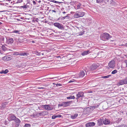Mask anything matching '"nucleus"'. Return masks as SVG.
Segmentation results:
<instances>
[{"label":"nucleus","mask_w":127,"mask_h":127,"mask_svg":"<svg viewBox=\"0 0 127 127\" xmlns=\"http://www.w3.org/2000/svg\"><path fill=\"white\" fill-rule=\"evenodd\" d=\"M23 53H19V55L20 56H23Z\"/></svg>","instance_id":"nucleus-48"},{"label":"nucleus","mask_w":127,"mask_h":127,"mask_svg":"<svg viewBox=\"0 0 127 127\" xmlns=\"http://www.w3.org/2000/svg\"><path fill=\"white\" fill-rule=\"evenodd\" d=\"M104 121L103 124L105 125L110 124L111 125L112 124V122L110 123V121L109 120L107 119H103Z\"/></svg>","instance_id":"nucleus-10"},{"label":"nucleus","mask_w":127,"mask_h":127,"mask_svg":"<svg viewBox=\"0 0 127 127\" xmlns=\"http://www.w3.org/2000/svg\"><path fill=\"white\" fill-rule=\"evenodd\" d=\"M95 124L94 122H89L86 124V127H92L94 126Z\"/></svg>","instance_id":"nucleus-11"},{"label":"nucleus","mask_w":127,"mask_h":127,"mask_svg":"<svg viewBox=\"0 0 127 127\" xmlns=\"http://www.w3.org/2000/svg\"><path fill=\"white\" fill-rule=\"evenodd\" d=\"M117 127H127V126L126 125H122L118 126Z\"/></svg>","instance_id":"nucleus-29"},{"label":"nucleus","mask_w":127,"mask_h":127,"mask_svg":"<svg viewBox=\"0 0 127 127\" xmlns=\"http://www.w3.org/2000/svg\"><path fill=\"white\" fill-rule=\"evenodd\" d=\"M94 108H95V107H96V106H94Z\"/></svg>","instance_id":"nucleus-59"},{"label":"nucleus","mask_w":127,"mask_h":127,"mask_svg":"<svg viewBox=\"0 0 127 127\" xmlns=\"http://www.w3.org/2000/svg\"><path fill=\"white\" fill-rule=\"evenodd\" d=\"M88 93H93V91H88Z\"/></svg>","instance_id":"nucleus-49"},{"label":"nucleus","mask_w":127,"mask_h":127,"mask_svg":"<svg viewBox=\"0 0 127 127\" xmlns=\"http://www.w3.org/2000/svg\"><path fill=\"white\" fill-rule=\"evenodd\" d=\"M127 84V81L126 79L121 80L119 82V84L120 85H122L124 84Z\"/></svg>","instance_id":"nucleus-12"},{"label":"nucleus","mask_w":127,"mask_h":127,"mask_svg":"<svg viewBox=\"0 0 127 127\" xmlns=\"http://www.w3.org/2000/svg\"><path fill=\"white\" fill-rule=\"evenodd\" d=\"M7 42L8 44H11L13 43V39L11 38H10L7 39Z\"/></svg>","instance_id":"nucleus-14"},{"label":"nucleus","mask_w":127,"mask_h":127,"mask_svg":"<svg viewBox=\"0 0 127 127\" xmlns=\"http://www.w3.org/2000/svg\"><path fill=\"white\" fill-rule=\"evenodd\" d=\"M96 2L97 3H101L102 2L103 0H96Z\"/></svg>","instance_id":"nucleus-31"},{"label":"nucleus","mask_w":127,"mask_h":127,"mask_svg":"<svg viewBox=\"0 0 127 127\" xmlns=\"http://www.w3.org/2000/svg\"><path fill=\"white\" fill-rule=\"evenodd\" d=\"M126 115H127V112L126 113Z\"/></svg>","instance_id":"nucleus-58"},{"label":"nucleus","mask_w":127,"mask_h":127,"mask_svg":"<svg viewBox=\"0 0 127 127\" xmlns=\"http://www.w3.org/2000/svg\"><path fill=\"white\" fill-rule=\"evenodd\" d=\"M20 30H14L12 32L13 33H15L17 34H20Z\"/></svg>","instance_id":"nucleus-25"},{"label":"nucleus","mask_w":127,"mask_h":127,"mask_svg":"<svg viewBox=\"0 0 127 127\" xmlns=\"http://www.w3.org/2000/svg\"><path fill=\"white\" fill-rule=\"evenodd\" d=\"M36 52L37 53V55H41L40 53H38L37 52Z\"/></svg>","instance_id":"nucleus-47"},{"label":"nucleus","mask_w":127,"mask_h":127,"mask_svg":"<svg viewBox=\"0 0 127 127\" xmlns=\"http://www.w3.org/2000/svg\"><path fill=\"white\" fill-rule=\"evenodd\" d=\"M16 117L13 114H11L9 115L8 118V120L9 121L14 120Z\"/></svg>","instance_id":"nucleus-8"},{"label":"nucleus","mask_w":127,"mask_h":127,"mask_svg":"<svg viewBox=\"0 0 127 127\" xmlns=\"http://www.w3.org/2000/svg\"><path fill=\"white\" fill-rule=\"evenodd\" d=\"M124 64H126V67H127V60H126L125 61L124 63Z\"/></svg>","instance_id":"nucleus-37"},{"label":"nucleus","mask_w":127,"mask_h":127,"mask_svg":"<svg viewBox=\"0 0 127 127\" xmlns=\"http://www.w3.org/2000/svg\"><path fill=\"white\" fill-rule=\"evenodd\" d=\"M74 81H75L74 80H70V81H69L68 82V83H70L71 82H74Z\"/></svg>","instance_id":"nucleus-41"},{"label":"nucleus","mask_w":127,"mask_h":127,"mask_svg":"<svg viewBox=\"0 0 127 127\" xmlns=\"http://www.w3.org/2000/svg\"><path fill=\"white\" fill-rule=\"evenodd\" d=\"M61 115H59V117H61Z\"/></svg>","instance_id":"nucleus-54"},{"label":"nucleus","mask_w":127,"mask_h":127,"mask_svg":"<svg viewBox=\"0 0 127 127\" xmlns=\"http://www.w3.org/2000/svg\"><path fill=\"white\" fill-rule=\"evenodd\" d=\"M125 46L126 47H127V43H126L125 45Z\"/></svg>","instance_id":"nucleus-53"},{"label":"nucleus","mask_w":127,"mask_h":127,"mask_svg":"<svg viewBox=\"0 0 127 127\" xmlns=\"http://www.w3.org/2000/svg\"><path fill=\"white\" fill-rule=\"evenodd\" d=\"M52 11L53 12H56V11L55 10H52Z\"/></svg>","instance_id":"nucleus-52"},{"label":"nucleus","mask_w":127,"mask_h":127,"mask_svg":"<svg viewBox=\"0 0 127 127\" xmlns=\"http://www.w3.org/2000/svg\"><path fill=\"white\" fill-rule=\"evenodd\" d=\"M111 75H108L106 76H102L101 77V78H109V77H111Z\"/></svg>","instance_id":"nucleus-27"},{"label":"nucleus","mask_w":127,"mask_h":127,"mask_svg":"<svg viewBox=\"0 0 127 127\" xmlns=\"http://www.w3.org/2000/svg\"><path fill=\"white\" fill-rule=\"evenodd\" d=\"M32 43H34V41H32Z\"/></svg>","instance_id":"nucleus-57"},{"label":"nucleus","mask_w":127,"mask_h":127,"mask_svg":"<svg viewBox=\"0 0 127 127\" xmlns=\"http://www.w3.org/2000/svg\"><path fill=\"white\" fill-rule=\"evenodd\" d=\"M8 69H6L5 70H2L1 72H0V73L1 74H6L8 72Z\"/></svg>","instance_id":"nucleus-19"},{"label":"nucleus","mask_w":127,"mask_h":127,"mask_svg":"<svg viewBox=\"0 0 127 127\" xmlns=\"http://www.w3.org/2000/svg\"><path fill=\"white\" fill-rule=\"evenodd\" d=\"M78 13L80 15V17H82L84 15V13L82 12H79Z\"/></svg>","instance_id":"nucleus-26"},{"label":"nucleus","mask_w":127,"mask_h":127,"mask_svg":"<svg viewBox=\"0 0 127 127\" xmlns=\"http://www.w3.org/2000/svg\"><path fill=\"white\" fill-rule=\"evenodd\" d=\"M2 59L4 60L8 61L10 60V58L7 56H5L2 58Z\"/></svg>","instance_id":"nucleus-17"},{"label":"nucleus","mask_w":127,"mask_h":127,"mask_svg":"<svg viewBox=\"0 0 127 127\" xmlns=\"http://www.w3.org/2000/svg\"><path fill=\"white\" fill-rule=\"evenodd\" d=\"M43 106L45 109L48 110H52L53 108L52 106L49 104L43 105Z\"/></svg>","instance_id":"nucleus-7"},{"label":"nucleus","mask_w":127,"mask_h":127,"mask_svg":"<svg viewBox=\"0 0 127 127\" xmlns=\"http://www.w3.org/2000/svg\"><path fill=\"white\" fill-rule=\"evenodd\" d=\"M52 2H54V3H59L60 2H58V1H56L55 0H53L52 1Z\"/></svg>","instance_id":"nucleus-39"},{"label":"nucleus","mask_w":127,"mask_h":127,"mask_svg":"<svg viewBox=\"0 0 127 127\" xmlns=\"http://www.w3.org/2000/svg\"><path fill=\"white\" fill-rule=\"evenodd\" d=\"M25 127H31V125L29 124H26L25 125Z\"/></svg>","instance_id":"nucleus-32"},{"label":"nucleus","mask_w":127,"mask_h":127,"mask_svg":"<svg viewBox=\"0 0 127 127\" xmlns=\"http://www.w3.org/2000/svg\"><path fill=\"white\" fill-rule=\"evenodd\" d=\"M76 96L77 97L76 99L78 101L79 98L80 97H83L84 96V93L82 92H78Z\"/></svg>","instance_id":"nucleus-6"},{"label":"nucleus","mask_w":127,"mask_h":127,"mask_svg":"<svg viewBox=\"0 0 127 127\" xmlns=\"http://www.w3.org/2000/svg\"><path fill=\"white\" fill-rule=\"evenodd\" d=\"M42 55H43V53H42Z\"/></svg>","instance_id":"nucleus-62"},{"label":"nucleus","mask_w":127,"mask_h":127,"mask_svg":"<svg viewBox=\"0 0 127 127\" xmlns=\"http://www.w3.org/2000/svg\"><path fill=\"white\" fill-rule=\"evenodd\" d=\"M2 23L0 22V25Z\"/></svg>","instance_id":"nucleus-61"},{"label":"nucleus","mask_w":127,"mask_h":127,"mask_svg":"<svg viewBox=\"0 0 127 127\" xmlns=\"http://www.w3.org/2000/svg\"><path fill=\"white\" fill-rule=\"evenodd\" d=\"M42 115H45L46 114V112L45 111H42L41 112Z\"/></svg>","instance_id":"nucleus-38"},{"label":"nucleus","mask_w":127,"mask_h":127,"mask_svg":"<svg viewBox=\"0 0 127 127\" xmlns=\"http://www.w3.org/2000/svg\"><path fill=\"white\" fill-rule=\"evenodd\" d=\"M81 4H80V3L79 4L77 5V9H79L80 8V6H81Z\"/></svg>","instance_id":"nucleus-35"},{"label":"nucleus","mask_w":127,"mask_h":127,"mask_svg":"<svg viewBox=\"0 0 127 127\" xmlns=\"http://www.w3.org/2000/svg\"><path fill=\"white\" fill-rule=\"evenodd\" d=\"M58 106H63L64 107V105L63 102L61 104H59Z\"/></svg>","instance_id":"nucleus-40"},{"label":"nucleus","mask_w":127,"mask_h":127,"mask_svg":"<svg viewBox=\"0 0 127 127\" xmlns=\"http://www.w3.org/2000/svg\"><path fill=\"white\" fill-rule=\"evenodd\" d=\"M117 72V71L116 70H115L111 72L112 74H114Z\"/></svg>","instance_id":"nucleus-30"},{"label":"nucleus","mask_w":127,"mask_h":127,"mask_svg":"<svg viewBox=\"0 0 127 127\" xmlns=\"http://www.w3.org/2000/svg\"><path fill=\"white\" fill-rule=\"evenodd\" d=\"M35 1H36V2H37L39 3H40L41 2V1L40 0H36Z\"/></svg>","instance_id":"nucleus-43"},{"label":"nucleus","mask_w":127,"mask_h":127,"mask_svg":"<svg viewBox=\"0 0 127 127\" xmlns=\"http://www.w3.org/2000/svg\"><path fill=\"white\" fill-rule=\"evenodd\" d=\"M85 75V73L84 71L82 70L80 73L79 76L80 77H83Z\"/></svg>","instance_id":"nucleus-16"},{"label":"nucleus","mask_w":127,"mask_h":127,"mask_svg":"<svg viewBox=\"0 0 127 127\" xmlns=\"http://www.w3.org/2000/svg\"><path fill=\"white\" fill-rule=\"evenodd\" d=\"M19 53L18 52H15L14 53V55H19Z\"/></svg>","instance_id":"nucleus-34"},{"label":"nucleus","mask_w":127,"mask_h":127,"mask_svg":"<svg viewBox=\"0 0 127 127\" xmlns=\"http://www.w3.org/2000/svg\"><path fill=\"white\" fill-rule=\"evenodd\" d=\"M75 97L74 96L70 95L69 97H66V98L68 99H74Z\"/></svg>","instance_id":"nucleus-23"},{"label":"nucleus","mask_w":127,"mask_h":127,"mask_svg":"<svg viewBox=\"0 0 127 127\" xmlns=\"http://www.w3.org/2000/svg\"><path fill=\"white\" fill-rule=\"evenodd\" d=\"M38 114L40 116L42 115L41 112L39 113H38Z\"/></svg>","instance_id":"nucleus-50"},{"label":"nucleus","mask_w":127,"mask_h":127,"mask_svg":"<svg viewBox=\"0 0 127 127\" xmlns=\"http://www.w3.org/2000/svg\"><path fill=\"white\" fill-rule=\"evenodd\" d=\"M57 77H53V78H49V79H53V78H56Z\"/></svg>","instance_id":"nucleus-51"},{"label":"nucleus","mask_w":127,"mask_h":127,"mask_svg":"<svg viewBox=\"0 0 127 127\" xmlns=\"http://www.w3.org/2000/svg\"><path fill=\"white\" fill-rule=\"evenodd\" d=\"M6 0L9 1H11V0Z\"/></svg>","instance_id":"nucleus-56"},{"label":"nucleus","mask_w":127,"mask_h":127,"mask_svg":"<svg viewBox=\"0 0 127 127\" xmlns=\"http://www.w3.org/2000/svg\"><path fill=\"white\" fill-rule=\"evenodd\" d=\"M59 57V56H58V57Z\"/></svg>","instance_id":"nucleus-63"},{"label":"nucleus","mask_w":127,"mask_h":127,"mask_svg":"<svg viewBox=\"0 0 127 127\" xmlns=\"http://www.w3.org/2000/svg\"><path fill=\"white\" fill-rule=\"evenodd\" d=\"M20 123H16L15 126V127H18L20 125Z\"/></svg>","instance_id":"nucleus-33"},{"label":"nucleus","mask_w":127,"mask_h":127,"mask_svg":"<svg viewBox=\"0 0 127 127\" xmlns=\"http://www.w3.org/2000/svg\"><path fill=\"white\" fill-rule=\"evenodd\" d=\"M7 46L5 44L3 45L1 47V48L3 51H5L8 50V49L7 48Z\"/></svg>","instance_id":"nucleus-15"},{"label":"nucleus","mask_w":127,"mask_h":127,"mask_svg":"<svg viewBox=\"0 0 127 127\" xmlns=\"http://www.w3.org/2000/svg\"><path fill=\"white\" fill-rule=\"evenodd\" d=\"M74 17L76 18H77L80 17V15L78 13H75L74 15Z\"/></svg>","instance_id":"nucleus-21"},{"label":"nucleus","mask_w":127,"mask_h":127,"mask_svg":"<svg viewBox=\"0 0 127 127\" xmlns=\"http://www.w3.org/2000/svg\"><path fill=\"white\" fill-rule=\"evenodd\" d=\"M78 116V114H75L71 116V118L73 119H75Z\"/></svg>","instance_id":"nucleus-20"},{"label":"nucleus","mask_w":127,"mask_h":127,"mask_svg":"<svg viewBox=\"0 0 127 127\" xmlns=\"http://www.w3.org/2000/svg\"><path fill=\"white\" fill-rule=\"evenodd\" d=\"M103 119H99L97 120V124L98 126H99L103 124L104 123Z\"/></svg>","instance_id":"nucleus-9"},{"label":"nucleus","mask_w":127,"mask_h":127,"mask_svg":"<svg viewBox=\"0 0 127 127\" xmlns=\"http://www.w3.org/2000/svg\"><path fill=\"white\" fill-rule=\"evenodd\" d=\"M45 88L44 87H38V89H44Z\"/></svg>","instance_id":"nucleus-46"},{"label":"nucleus","mask_w":127,"mask_h":127,"mask_svg":"<svg viewBox=\"0 0 127 127\" xmlns=\"http://www.w3.org/2000/svg\"><path fill=\"white\" fill-rule=\"evenodd\" d=\"M31 0H27L24 3V5L22 6L21 7L23 8H26L29 7V4H31Z\"/></svg>","instance_id":"nucleus-3"},{"label":"nucleus","mask_w":127,"mask_h":127,"mask_svg":"<svg viewBox=\"0 0 127 127\" xmlns=\"http://www.w3.org/2000/svg\"><path fill=\"white\" fill-rule=\"evenodd\" d=\"M36 1L33 0L32 1V2L34 5L37 6L38 4L36 2Z\"/></svg>","instance_id":"nucleus-28"},{"label":"nucleus","mask_w":127,"mask_h":127,"mask_svg":"<svg viewBox=\"0 0 127 127\" xmlns=\"http://www.w3.org/2000/svg\"><path fill=\"white\" fill-rule=\"evenodd\" d=\"M71 102V101H69L63 102V104L64 107H66L69 105Z\"/></svg>","instance_id":"nucleus-13"},{"label":"nucleus","mask_w":127,"mask_h":127,"mask_svg":"<svg viewBox=\"0 0 127 127\" xmlns=\"http://www.w3.org/2000/svg\"><path fill=\"white\" fill-rule=\"evenodd\" d=\"M23 56H25V55L27 56L28 55H29V54L28 53H26L25 52L23 53Z\"/></svg>","instance_id":"nucleus-42"},{"label":"nucleus","mask_w":127,"mask_h":127,"mask_svg":"<svg viewBox=\"0 0 127 127\" xmlns=\"http://www.w3.org/2000/svg\"><path fill=\"white\" fill-rule=\"evenodd\" d=\"M14 1L16 2V3H19L23 1L22 0H14Z\"/></svg>","instance_id":"nucleus-24"},{"label":"nucleus","mask_w":127,"mask_h":127,"mask_svg":"<svg viewBox=\"0 0 127 127\" xmlns=\"http://www.w3.org/2000/svg\"><path fill=\"white\" fill-rule=\"evenodd\" d=\"M111 36L108 33H104L101 35L100 36L101 39L103 41H106L108 40Z\"/></svg>","instance_id":"nucleus-1"},{"label":"nucleus","mask_w":127,"mask_h":127,"mask_svg":"<svg viewBox=\"0 0 127 127\" xmlns=\"http://www.w3.org/2000/svg\"><path fill=\"white\" fill-rule=\"evenodd\" d=\"M39 108V107H38V109H40V108Z\"/></svg>","instance_id":"nucleus-60"},{"label":"nucleus","mask_w":127,"mask_h":127,"mask_svg":"<svg viewBox=\"0 0 127 127\" xmlns=\"http://www.w3.org/2000/svg\"><path fill=\"white\" fill-rule=\"evenodd\" d=\"M63 14H65V12H63Z\"/></svg>","instance_id":"nucleus-55"},{"label":"nucleus","mask_w":127,"mask_h":127,"mask_svg":"<svg viewBox=\"0 0 127 127\" xmlns=\"http://www.w3.org/2000/svg\"><path fill=\"white\" fill-rule=\"evenodd\" d=\"M115 62L112 60L109 62L108 64V66L110 68H113L115 66Z\"/></svg>","instance_id":"nucleus-4"},{"label":"nucleus","mask_w":127,"mask_h":127,"mask_svg":"<svg viewBox=\"0 0 127 127\" xmlns=\"http://www.w3.org/2000/svg\"><path fill=\"white\" fill-rule=\"evenodd\" d=\"M16 123H20L21 121L18 118H16L14 120Z\"/></svg>","instance_id":"nucleus-22"},{"label":"nucleus","mask_w":127,"mask_h":127,"mask_svg":"<svg viewBox=\"0 0 127 127\" xmlns=\"http://www.w3.org/2000/svg\"><path fill=\"white\" fill-rule=\"evenodd\" d=\"M90 53L89 50H88L87 51H84L82 54V55L84 56L87 55Z\"/></svg>","instance_id":"nucleus-18"},{"label":"nucleus","mask_w":127,"mask_h":127,"mask_svg":"<svg viewBox=\"0 0 127 127\" xmlns=\"http://www.w3.org/2000/svg\"><path fill=\"white\" fill-rule=\"evenodd\" d=\"M58 117L56 116L55 115H53L52 117V119H55L56 118Z\"/></svg>","instance_id":"nucleus-36"},{"label":"nucleus","mask_w":127,"mask_h":127,"mask_svg":"<svg viewBox=\"0 0 127 127\" xmlns=\"http://www.w3.org/2000/svg\"><path fill=\"white\" fill-rule=\"evenodd\" d=\"M98 66L97 65L93 64L91 66L88 70V71L93 70L96 69L97 67Z\"/></svg>","instance_id":"nucleus-5"},{"label":"nucleus","mask_w":127,"mask_h":127,"mask_svg":"<svg viewBox=\"0 0 127 127\" xmlns=\"http://www.w3.org/2000/svg\"><path fill=\"white\" fill-rule=\"evenodd\" d=\"M54 25L55 27L60 30H63L64 29V26L62 24L58 23H54Z\"/></svg>","instance_id":"nucleus-2"},{"label":"nucleus","mask_w":127,"mask_h":127,"mask_svg":"<svg viewBox=\"0 0 127 127\" xmlns=\"http://www.w3.org/2000/svg\"><path fill=\"white\" fill-rule=\"evenodd\" d=\"M67 16H65V17H62V18H61V19L62 20H64L65 19V18Z\"/></svg>","instance_id":"nucleus-45"},{"label":"nucleus","mask_w":127,"mask_h":127,"mask_svg":"<svg viewBox=\"0 0 127 127\" xmlns=\"http://www.w3.org/2000/svg\"><path fill=\"white\" fill-rule=\"evenodd\" d=\"M62 85L61 84L58 83L56 84V86H61Z\"/></svg>","instance_id":"nucleus-44"}]
</instances>
